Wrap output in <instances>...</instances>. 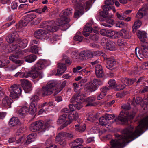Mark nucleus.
Instances as JSON below:
<instances>
[{
  "label": "nucleus",
  "mask_w": 148,
  "mask_h": 148,
  "mask_svg": "<svg viewBox=\"0 0 148 148\" xmlns=\"http://www.w3.org/2000/svg\"><path fill=\"white\" fill-rule=\"evenodd\" d=\"M145 128L148 129V116L139 122V125L134 132H133V127L130 125L122 131V135L115 134V139H112L110 142V148H123L126 143L132 141L143 133Z\"/></svg>",
  "instance_id": "obj_1"
},
{
  "label": "nucleus",
  "mask_w": 148,
  "mask_h": 148,
  "mask_svg": "<svg viewBox=\"0 0 148 148\" xmlns=\"http://www.w3.org/2000/svg\"><path fill=\"white\" fill-rule=\"evenodd\" d=\"M47 65V61L45 60H39L32 68L30 73H28L33 79L38 78L40 79L43 77V73L41 71Z\"/></svg>",
  "instance_id": "obj_2"
},
{
  "label": "nucleus",
  "mask_w": 148,
  "mask_h": 148,
  "mask_svg": "<svg viewBox=\"0 0 148 148\" xmlns=\"http://www.w3.org/2000/svg\"><path fill=\"white\" fill-rule=\"evenodd\" d=\"M72 10L71 8H68L63 11L62 14H61L60 18L57 19L56 21V24L58 26L63 27L66 26L67 27L66 29H68L69 25L67 24V23L70 21V19L67 16L72 14Z\"/></svg>",
  "instance_id": "obj_3"
},
{
  "label": "nucleus",
  "mask_w": 148,
  "mask_h": 148,
  "mask_svg": "<svg viewBox=\"0 0 148 148\" xmlns=\"http://www.w3.org/2000/svg\"><path fill=\"white\" fill-rule=\"evenodd\" d=\"M57 83L54 81L49 82L42 89L41 92L43 96H49L53 93V90L56 89Z\"/></svg>",
  "instance_id": "obj_4"
},
{
  "label": "nucleus",
  "mask_w": 148,
  "mask_h": 148,
  "mask_svg": "<svg viewBox=\"0 0 148 148\" xmlns=\"http://www.w3.org/2000/svg\"><path fill=\"white\" fill-rule=\"evenodd\" d=\"M135 53L139 59L144 57H148V43L141 44L140 49L136 47L135 49Z\"/></svg>",
  "instance_id": "obj_5"
},
{
  "label": "nucleus",
  "mask_w": 148,
  "mask_h": 148,
  "mask_svg": "<svg viewBox=\"0 0 148 148\" xmlns=\"http://www.w3.org/2000/svg\"><path fill=\"white\" fill-rule=\"evenodd\" d=\"M10 88V96L14 99L19 97L22 92L20 85L19 84H15L12 86Z\"/></svg>",
  "instance_id": "obj_6"
},
{
  "label": "nucleus",
  "mask_w": 148,
  "mask_h": 148,
  "mask_svg": "<svg viewBox=\"0 0 148 148\" xmlns=\"http://www.w3.org/2000/svg\"><path fill=\"white\" fill-rule=\"evenodd\" d=\"M104 60H106V67L108 69L113 72L115 71L118 64L114 58L113 57H108L106 55V58H104Z\"/></svg>",
  "instance_id": "obj_7"
},
{
  "label": "nucleus",
  "mask_w": 148,
  "mask_h": 148,
  "mask_svg": "<svg viewBox=\"0 0 148 148\" xmlns=\"http://www.w3.org/2000/svg\"><path fill=\"white\" fill-rule=\"evenodd\" d=\"M43 121H38L32 123L29 126V129L32 132L40 131L45 132V128L43 127Z\"/></svg>",
  "instance_id": "obj_8"
},
{
  "label": "nucleus",
  "mask_w": 148,
  "mask_h": 148,
  "mask_svg": "<svg viewBox=\"0 0 148 148\" xmlns=\"http://www.w3.org/2000/svg\"><path fill=\"white\" fill-rule=\"evenodd\" d=\"M67 115H68V119L69 121L67 120L65 122L61 125V127L63 128L66 127L68 125L70 124L73 120H75L78 117L77 113H76L75 114L73 112H70Z\"/></svg>",
  "instance_id": "obj_9"
},
{
  "label": "nucleus",
  "mask_w": 148,
  "mask_h": 148,
  "mask_svg": "<svg viewBox=\"0 0 148 148\" xmlns=\"http://www.w3.org/2000/svg\"><path fill=\"white\" fill-rule=\"evenodd\" d=\"M48 34L45 30L40 29L35 32L34 33V36L37 39H45L48 38Z\"/></svg>",
  "instance_id": "obj_10"
},
{
  "label": "nucleus",
  "mask_w": 148,
  "mask_h": 148,
  "mask_svg": "<svg viewBox=\"0 0 148 148\" xmlns=\"http://www.w3.org/2000/svg\"><path fill=\"white\" fill-rule=\"evenodd\" d=\"M22 87L26 92H28L32 90L31 83L29 81L25 79H21Z\"/></svg>",
  "instance_id": "obj_11"
},
{
  "label": "nucleus",
  "mask_w": 148,
  "mask_h": 148,
  "mask_svg": "<svg viewBox=\"0 0 148 148\" xmlns=\"http://www.w3.org/2000/svg\"><path fill=\"white\" fill-rule=\"evenodd\" d=\"M19 35L16 32H13L9 34L6 37L7 41L9 43H12L18 39Z\"/></svg>",
  "instance_id": "obj_12"
},
{
  "label": "nucleus",
  "mask_w": 148,
  "mask_h": 148,
  "mask_svg": "<svg viewBox=\"0 0 148 148\" xmlns=\"http://www.w3.org/2000/svg\"><path fill=\"white\" fill-rule=\"evenodd\" d=\"M146 34V32L143 31L138 30V32H137V36L141 42V44L148 43L146 40L147 38Z\"/></svg>",
  "instance_id": "obj_13"
},
{
  "label": "nucleus",
  "mask_w": 148,
  "mask_h": 148,
  "mask_svg": "<svg viewBox=\"0 0 148 148\" xmlns=\"http://www.w3.org/2000/svg\"><path fill=\"white\" fill-rule=\"evenodd\" d=\"M96 77L99 78H101L103 76L104 73L102 66L100 65H97L95 68Z\"/></svg>",
  "instance_id": "obj_14"
},
{
  "label": "nucleus",
  "mask_w": 148,
  "mask_h": 148,
  "mask_svg": "<svg viewBox=\"0 0 148 148\" xmlns=\"http://www.w3.org/2000/svg\"><path fill=\"white\" fill-rule=\"evenodd\" d=\"M103 10V11H101L99 13V16L97 19L100 21H104V18H112V15H109L106 10Z\"/></svg>",
  "instance_id": "obj_15"
},
{
  "label": "nucleus",
  "mask_w": 148,
  "mask_h": 148,
  "mask_svg": "<svg viewBox=\"0 0 148 148\" xmlns=\"http://www.w3.org/2000/svg\"><path fill=\"white\" fill-rule=\"evenodd\" d=\"M18 56L15 54H12L9 56L10 60L15 63L17 66H20L23 63L24 61L23 60L17 59Z\"/></svg>",
  "instance_id": "obj_16"
},
{
  "label": "nucleus",
  "mask_w": 148,
  "mask_h": 148,
  "mask_svg": "<svg viewBox=\"0 0 148 148\" xmlns=\"http://www.w3.org/2000/svg\"><path fill=\"white\" fill-rule=\"evenodd\" d=\"M84 98L83 95L77 94L72 97L70 99V102L73 103L75 102L80 103L84 100Z\"/></svg>",
  "instance_id": "obj_17"
},
{
  "label": "nucleus",
  "mask_w": 148,
  "mask_h": 148,
  "mask_svg": "<svg viewBox=\"0 0 148 148\" xmlns=\"http://www.w3.org/2000/svg\"><path fill=\"white\" fill-rule=\"evenodd\" d=\"M83 140L81 138H78L75 139L71 143V148H80V146L82 145Z\"/></svg>",
  "instance_id": "obj_18"
},
{
  "label": "nucleus",
  "mask_w": 148,
  "mask_h": 148,
  "mask_svg": "<svg viewBox=\"0 0 148 148\" xmlns=\"http://www.w3.org/2000/svg\"><path fill=\"white\" fill-rule=\"evenodd\" d=\"M118 120L121 121L123 124H125L127 123L128 120L125 113L122 111L120 113L117 118L114 120L115 121H117Z\"/></svg>",
  "instance_id": "obj_19"
},
{
  "label": "nucleus",
  "mask_w": 148,
  "mask_h": 148,
  "mask_svg": "<svg viewBox=\"0 0 148 148\" xmlns=\"http://www.w3.org/2000/svg\"><path fill=\"white\" fill-rule=\"evenodd\" d=\"M48 24L49 23L47 21H45L42 23V24L44 25H46V28L48 31L53 32H56L58 30V26L53 25L52 24Z\"/></svg>",
  "instance_id": "obj_20"
},
{
  "label": "nucleus",
  "mask_w": 148,
  "mask_h": 148,
  "mask_svg": "<svg viewBox=\"0 0 148 148\" xmlns=\"http://www.w3.org/2000/svg\"><path fill=\"white\" fill-rule=\"evenodd\" d=\"M29 111L28 107L26 106H24L19 110L18 114L20 117L24 118L27 113H29Z\"/></svg>",
  "instance_id": "obj_21"
},
{
  "label": "nucleus",
  "mask_w": 148,
  "mask_h": 148,
  "mask_svg": "<svg viewBox=\"0 0 148 148\" xmlns=\"http://www.w3.org/2000/svg\"><path fill=\"white\" fill-rule=\"evenodd\" d=\"M136 79H129L128 78H122L121 79V82L123 83L125 86L132 84L136 80Z\"/></svg>",
  "instance_id": "obj_22"
},
{
  "label": "nucleus",
  "mask_w": 148,
  "mask_h": 148,
  "mask_svg": "<svg viewBox=\"0 0 148 148\" xmlns=\"http://www.w3.org/2000/svg\"><path fill=\"white\" fill-rule=\"evenodd\" d=\"M57 73L61 75L64 73L66 70V67L65 64L63 63H59L57 64Z\"/></svg>",
  "instance_id": "obj_23"
},
{
  "label": "nucleus",
  "mask_w": 148,
  "mask_h": 148,
  "mask_svg": "<svg viewBox=\"0 0 148 148\" xmlns=\"http://www.w3.org/2000/svg\"><path fill=\"white\" fill-rule=\"evenodd\" d=\"M79 55L82 57H84L86 59H89L93 57L92 52L91 51H81Z\"/></svg>",
  "instance_id": "obj_24"
},
{
  "label": "nucleus",
  "mask_w": 148,
  "mask_h": 148,
  "mask_svg": "<svg viewBox=\"0 0 148 148\" xmlns=\"http://www.w3.org/2000/svg\"><path fill=\"white\" fill-rule=\"evenodd\" d=\"M12 101L11 98L5 96L2 100V106L4 107L9 106L10 107Z\"/></svg>",
  "instance_id": "obj_25"
},
{
  "label": "nucleus",
  "mask_w": 148,
  "mask_h": 148,
  "mask_svg": "<svg viewBox=\"0 0 148 148\" xmlns=\"http://www.w3.org/2000/svg\"><path fill=\"white\" fill-rule=\"evenodd\" d=\"M37 107H38V104H36L35 103H34H34H31L29 108H28L29 113H30V114H33L36 112Z\"/></svg>",
  "instance_id": "obj_26"
},
{
  "label": "nucleus",
  "mask_w": 148,
  "mask_h": 148,
  "mask_svg": "<svg viewBox=\"0 0 148 148\" xmlns=\"http://www.w3.org/2000/svg\"><path fill=\"white\" fill-rule=\"evenodd\" d=\"M95 100V98L93 96H90L88 97L85 100V101L88 103L86 106H95L96 103H94V101Z\"/></svg>",
  "instance_id": "obj_27"
},
{
  "label": "nucleus",
  "mask_w": 148,
  "mask_h": 148,
  "mask_svg": "<svg viewBox=\"0 0 148 148\" xmlns=\"http://www.w3.org/2000/svg\"><path fill=\"white\" fill-rule=\"evenodd\" d=\"M75 128L76 131L82 132L86 129V125L85 124L82 123L76 125L75 126Z\"/></svg>",
  "instance_id": "obj_28"
},
{
  "label": "nucleus",
  "mask_w": 148,
  "mask_h": 148,
  "mask_svg": "<svg viewBox=\"0 0 148 148\" xmlns=\"http://www.w3.org/2000/svg\"><path fill=\"white\" fill-rule=\"evenodd\" d=\"M116 44L114 42L111 41H108L106 44V47L107 49L113 51L115 48Z\"/></svg>",
  "instance_id": "obj_29"
},
{
  "label": "nucleus",
  "mask_w": 148,
  "mask_h": 148,
  "mask_svg": "<svg viewBox=\"0 0 148 148\" xmlns=\"http://www.w3.org/2000/svg\"><path fill=\"white\" fill-rule=\"evenodd\" d=\"M37 56L34 54H32L28 55L24 58L25 61L31 63L34 61L36 59Z\"/></svg>",
  "instance_id": "obj_30"
},
{
  "label": "nucleus",
  "mask_w": 148,
  "mask_h": 148,
  "mask_svg": "<svg viewBox=\"0 0 148 148\" xmlns=\"http://www.w3.org/2000/svg\"><path fill=\"white\" fill-rule=\"evenodd\" d=\"M119 34L120 36L123 38L129 39L130 37L129 35L128 32L125 29L120 30Z\"/></svg>",
  "instance_id": "obj_31"
},
{
  "label": "nucleus",
  "mask_w": 148,
  "mask_h": 148,
  "mask_svg": "<svg viewBox=\"0 0 148 148\" xmlns=\"http://www.w3.org/2000/svg\"><path fill=\"white\" fill-rule=\"evenodd\" d=\"M36 17V15L33 13L29 14L25 16L24 17L25 20L27 21L28 23L31 21L33 19L35 18Z\"/></svg>",
  "instance_id": "obj_32"
},
{
  "label": "nucleus",
  "mask_w": 148,
  "mask_h": 148,
  "mask_svg": "<svg viewBox=\"0 0 148 148\" xmlns=\"http://www.w3.org/2000/svg\"><path fill=\"white\" fill-rule=\"evenodd\" d=\"M68 115L67 114H64L60 116L57 121V123L58 124H61L64 122L67 119Z\"/></svg>",
  "instance_id": "obj_33"
},
{
  "label": "nucleus",
  "mask_w": 148,
  "mask_h": 148,
  "mask_svg": "<svg viewBox=\"0 0 148 148\" xmlns=\"http://www.w3.org/2000/svg\"><path fill=\"white\" fill-rule=\"evenodd\" d=\"M19 121L17 117H13L10 119L9 123L12 126H14L17 125Z\"/></svg>",
  "instance_id": "obj_34"
},
{
  "label": "nucleus",
  "mask_w": 148,
  "mask_h": 148,
  "mask_svg": "<svg viewBox=\"0 0 148 148\" xmlns=\"http://www.w3.org/2000/svg\"><path fill=\"white\" fill-rule=\"evenodd\" d=\"M97 88V86L95 85L92 83H90V85L86 88L87 91L88 92H92L95 91Z\"/></svg>",
  "instance_id": "obj_35"
},
{
  "label": "nucleus",
  "mask_w": 148,
  "mask_h": 148,
  "mask_svg": "<svg viewBox=\"0 0 148 148\" xmlns=\"http://www.w3.org/2000/svg\"><path fill=\"white\" fill-rule=\"evenodd\" d=\"M93 56H103L104 58H106V54L103 52L97 51H94L92 52Z\"/></svg>",
  "instance_id": "obj_36"
},
{
  "label": "nucleus",
  "mask_w": 148,
  "mask_h": 148,
  "mask_svg": "<svg viewBox=\"0 0 148 148\" xmlns=\"http://www.w3.org/2000/svg\"><path fill=\"white\" fill-rule=\"evenodd\" d=\"M27 43V40L26 39H24L19 42L18 43V46L20 48L23 49L26 46Z\"/></svg>",
  "instance_id": "obj_37"
},
{
  "label": "nucleus",
  "mask_w": 148,
  "mask_h": 148,
  "mask_svg": "<svg viewBox=\"0 0 148 148\" xmlns=\"http://www.w3.org/2000/svg\"><path fill=\"white\" fill-rule=\"evenodd\" d=\"M143 101V99L141 97H137L136 98L134 97L132 100V103H135L136 104H140Z\"/></svg>",
  "instance_id": "obj_38"
},
{
  "label": "nucleus",
  "mask_w": 148,
  "mask_h": 148,
  "mask_svg": "<svg viewBox=\"0 0 148 148\" xmlns=\"http://www.w3.org/2000/svg\"><path fill=\"white\" fill-rule=\"evenodd\" d=\"M92 23H88L85 25V27L84 28V30L85 31L88 32H91L93 29L91 27Z\"/></svg>",
  "instance_id": "obj_39"
},
{
  "label": "nucleus",
  "mask_w": 148,
  "mask_h": 148,
  "mask_svg": "<svg viewBox=\"0 0 148 148\" xmlns=\"http://www.w3.org/2000/svg\"><path fill=\"white\" fill-rule=\"evenodd\" d=\"M57 136H59L61 138L63 137L71 138L73 137V135L72 134L65 132H60L58 134Z\"/></svg>",
  "instance_id": "obj_40"
},
{
  "label": "nucleus",
  "mask_w": 148,
  "mask_h": 148,
  "mask_svg": "<svg viewBox=\"0 0 148 148\" xmlns=\"http://www.w3.org/2000/svg\"><path fill=\"white\" fill-rule=\"evenodd\" d=\"M99 122L101 125H105L107 124L108 121L104 116H103L99 119Z\"/></svg>",
  "instance_id": "obj_41"
},
{
  "label": "nucleus",
  "mask_w": 148,
  "mask_h": 148,
  "mask_svg": "<svg viewBox=\"0 0 148 148\" xmlns=\"http://www.w3.org/2000/svg\"><path fill=\"white\" fill-rule=\"evenodd\" d=\"M145 15V12L142 9H140L136 15V17L138 19H141Z\"/></svg>",
  "instance_id": "obj_42"
},
{
  "label": "nucleus",
  "mask_w": 148,
  "mask_h": 148,
  "mask_svg": "<svg viewBox=\"0 0 148 148\" xmlns=\"http://www.w3.org/2000/svg\"><path fill=\"white\" fill-rule=\"evenodd\" d=\"M34 138L33 134H31L28 136L27 137V140L26 143L27 144H29L32 142L33 141Z\"/></svg>",
  "instance_id": "obj_43"
},
{
  "label": "nucleus",
  "mask_w": 148,
  "mask_h": 148,
  "mask_svg": "<svg viewBox=\"0 0 148 148\" xmlns=\"http://www.w3.org/2000/svg\"><path fill=\"white\" fill-rule=\"evenodd\" d=\"M61 137L59 136H57L55 139L56 141L59 143V144L61 145L64 146L66 144V143L65 140H62Z\"/></svg>",
  "instance_id": "obj_44"
},
{
  "label": "nucleus",
  "mask_w": 148,
  "mask_h": 148,
  "mask_svg": "<svg viewBox=\"0 0 148 148\" xmlns=\"http://www.w3.org/2000/svg\"><path fill=\"white\" fill-rule=\"evenodd\" d=\"M92 83L97 86L102 85L103 82L99 79L94 78L93 79Z\"/></svg>",
  "instance_id": "obj_45"
},
{
  "label": "nucleus",
  "mask_w": 148,
  "mask_h": 148,
  "mask_svg": "<svg viewBox=\"0 0 148 148\" xmlns=\"http://www.w3.org/2000/svg\"><path fill=\"white\" fill-rule=\"evenodd\" d=\"M103 10H106V11L112 10L114 12H116V10L114 6H110L109 5H104L103 7Z\"/></svg>",
  "instance_id": "obj_46"
},
{
  "label": "nucleus",
  "mask_w": 148,
  "mask_h": 148,
  "mask_svg": "<svg viewBox=\"0 0 148 148\" xmlns=\"http://www.w3.org/2000/svg\"><path fill=\"white\" fill-rule=\"evenodd\" d=\"M108 84L109 85V87L110 88H113L115 89L116 85H117L115 81L113 79H111L108 81Z\"/></svg>",
  "instance_id": "obj_47"
},
{
  "label": "nucleus",
  "mask_w": 148,
  "mask_h": 148,
  "mask_svg": "<svg viewBox=\"0 0 148 148\" xmlns=\"http://www.w3.org/2000/svg\"><path fill=\"white\" fill-rule=\"evenodd\" d=\"M9 60H0V67H3L9 63Z\"/></svg>",
  "instance_id": "obj_48"
},
{
  "label": "nucleus",
  "mask_w": 148,
  "mask_h": 148,
  "mask_svg": "<svg viewBox=\"0 0 148 148\" xmlns=\"http://www.w3.org/2000/svg\"><path fill=\"white\" fill-rule=\"evenodd\" d=\"M39 99V97L36 95H33L32 96L31 99L32 100L31 103H33L34 102L36 104H38V101Z\"/></svg>",
  "instance_id": "obj_49"
},
{
  "label": "nucleus",
  "mask_w": 148,
  "mask_h": 148,
  "mask_svg": "<svg viewBox=\"0 0 148 148\" xmlns=\"http://www.w3.org/2000/svg\"><path fill=\"white\" fill-rule=\"evenodd\" d=\"M107 36L112 37L115 35L116 32L114 31L111 30H107Z\"/></svg>",
  "instance_id": "obj_50"
},
{
  "label": "nucleus",
  "mask_w": 148,
  "mask_h": 148,
  "mask_svg": "<svg viewBox=\"0 0 148 148\" xmlns=\"http://www.w3.org/2000/svg\"><path fill=\"white\" fill-rule=\"evenodd\" d=\"M28 23L25 20H21L19 21L18 24L19 27H22L26 26Z\"/></svg>",
  "instance_id": "obj_51"
},
{
  "label": "nucleus",
  "mask_w": 148,
  "mask_h": 148,
  "mask_svg": "<svg viewBox=\"0 0 148 148\" xmlns=\"http://www.w3.org/2000/svg\"><path fill=\"white\" fill-rule=\"evenodd\" d=\"M125 88V86L124 84H119L118 85H116L115 88V90L116 91H119L123 90Z\"/></svg>",
  "instance_id": "obj_52"
},
{
  "label": "nucleus",
  "mask_w": 148,
  "mask_h": 148,
  "mask_svg": "<svg viewBox=\"0 0 148 148\" xmlns=\"http://www.w3.org/2000/svg\"><path fill=\"white\" fill-rule=\"evenodd\" d=\"M66 80L63 81L62 84L60 85V87L61 89L59 91L56 90V92L54 93V95H56V94L60 92L61 90L64 87L66 86Z\"/></svg>",
  "instance_id": "obj_53"
},
{
  "label": "nucleus",
  "mask_w": 148,
  "mask_h": 148,
  "mask_svg": "<svg viewBox=\"0 0 148 148\" xmlns=\"http://www.w3.org/2000/svg\"><path fill=\"white\" fill-rule=\"evenodd\" d=\"M64 59L65 60V63L67 65L69 66L72 63V60L70 58L65 56L64 57Z\"/></svg>",
  "instance_id": "obj_54"
},
{
  "label": "nucleus",
  "mask_w": 148,
  "mask_h": 148,
  "mask_svg": "<svg viewBox=\"0 0 148 148\" xmlns=\"http://www.w3.org/2000/svg\"><path fill=\"white\" fill-rule=\"evenodd\" d=\"M30 73V71L29 72H28L27 73H24V72H20V74L19 77H20L23 78L24 77H25L26 78H27L29 77H31V75H29L28 73Z\"/></svg>",
  "instance_id": "obj_55"
},
{
  "label": "nucleus",
  "mask_w": 148,
  "mask_h": 148,
  "mask_svg": "<svg viewBox=\"0 0 148 148\" xmlns=\"http://www.w3.org/2000/svg\"><path fill=\"white\" fill-rule=\"evenodd\" d=\"M89 38L93 41H97L98 39V37L96 34H93L90 35Z\"/></svg>",
  "instance_id": "obj_56"
},
{
  "label": "nucleus",
  "mask_w": 148,
  "mask_h": 148,
  "mask_svg": "<svg viewBox=\"0 0 148 148\" xmlns=\"http://www.w3.org/2000/svg\"><path fill=\"white\" fill-rule=\"evenodd\" d=\"M38 47L37 46L34 45L31 47V50L32 53L36 54L38 52Z\"/></svg>",
  "instance_id": "obj_57"
},
{
  "label": "nucleus",
  "mask_w": 148,
  "mask_h": 148,
  "mask_svg": "<svg viewBox=\"0 0 148 148\" xmlns=\"http://www.w3.org/2000/svg\"><path fill=\"white\" fill-rule=\"evenodd\" d=\"M141 24V22L139 20H138L135 22L133 26H134V27H136V29H138L140 26Z\"/></svg>",
  "instance_id": "obj_58"
},
{
  "label": "nucleus",
  "mask_w": 148,
  "mask_h": 148,
  "mask_svg": "<svg viewBox=\"0 0 148 148\" xmlns=\"http://www.w3.org/2000/svg\"><path fill=\"white\" fill-rule=\"evenodd\" d=\"M19 48H20L18 46V44H13L10 47L11 50L12 51L16 50H19Z\"/></svg>",
  "instance_id": "obj_59"
},
{
  "label": "nucleus",
  "mask_w": 148,
  "mask_h": 148,
  "mask_svg": "<svg viewBox=\"0 0 148 148\" xmlns=\"http://www.w3.org/2000/svg\"><path fill=\"white\" fill-rule=\"evenodd\" d=\"M110 88L109 86H105L101 88L100 90L101 93H104L105 94H106V92Z\"/></svg>",
  "instance_id": "obj_60"
},
{
  "label": "nucleus",
  "mask_w": 148,
  "mask_h": 148,
  "mask_svg": "<svg viewBox=\"0 0 148 148\" xmlns=\"http://www.w3.org/2000/svg\"><path fill=\"white\" fill-rule=\"evenodd\" d=\"M11 6V8L12 9H16L18 7V3L16 1H14L12 2Z\"/></svg>",
  "instance_id": "obj_61"
},
{
  "label": "nucleus",
  "mask_w": 148,
  "mask_h": 148,
  "mask_svg": "<svg viewBox=\"0 0 148 148\" xmlns=\"http://www.w3.org/2000/svg\"><path fill=\"white\" fill-rule=\"evenodd\" d=\"M92 3L91 0H89L86 2V5H85V9L86 11L88 10L90 8Z\"/></svg>",
  "instance_id": "obj_62"
},
{
  "label": "nucleus",
  "mask_w": 148,
  "mask_h": 148,
  "mask_svg": "<svg viewBox=\"0 0 148 148\" xmlns=\"http://www.w3.org/2000/svg\"><path fill=\"white\" fill-rule=\"evenodd\" d=\"M73 38L74 40L81 42L83 40V36L77 35H75V36Z\"/></svg>",
  "instance_id": "obj_63"
},
{
  "label": "nucleus",
  "mask_w": 148,
  "mask_h": 148,
  "mask_svg": "<svg viewBox=\"0 0 148 148\" xmlns=\"http://www.w3.org/2000/svg\"><path fill=\"white\" fill-rule=\"evenodd\" d=\"M83 106L81 102H80L79 103H77L75 104L74 105V107L76 108V109L77 110H80L83 107Z\"/></svg>",
  "instance_id": "obj_64"
}]
</instances>
